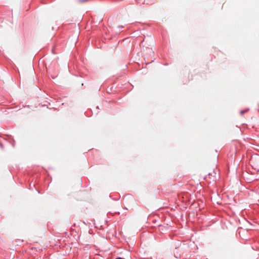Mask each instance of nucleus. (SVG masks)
<instances>
[{"label":"nucleus","instance_id":"f257e3e1","mask_svg":"<svg viewBox=\"0 0 259 259\" xmlns=\"http://www.w3.org/2000/svg\"><path fill=\"white\" fill-rule=\"evenodd\" d=\"M116 259H124V258H121V257H118V258H117Z\"/></svg>","mask_w":259,"mask_h":259},{"label":"nucleus","instance_id":"f03ea898","mask_svg":"<svg viewBox=\"0 0 259 259\" xmlns=\"http://www.w3.org/2000/svg\"><path fill=\"white\" fill-rule=\"evenodd\" d=\"M241 114H243V111H241Z\"/></svg>","mask_w":259,"mask_h":259}]
</instances>
